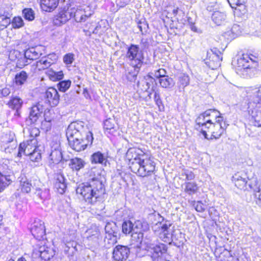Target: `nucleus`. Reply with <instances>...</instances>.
Segmentation results:
<instances>
[{"instance_id":"bb28decb","label":"nucleus","mask_w":261,"mask_h":261,"mask_svg":"<svg viewBox=\"0 0 261 261\" xmlns=\"http://www.w3.org/2000/svg\"><path fill=\"white\" fill-rule=\"evenodd\" d=\"M28 74L24 71H21L17 73L13 80L15 86L21 88L27 81Z\"/></svg>"},{"instance_id":"864d4df0","label":"nucleus","mask_w":261,"mask_h":261,"mask_svg":"<svg viewBox=\"0 0 261 261\" xmlns=\"http://www.w3.org/2000/svg\"><path fill=\"white\" fill-rule=\"evenodd\" d=\"M115 123L114 119H107L103 122V127L107 130H112V133H113L116 130Z\"/></svg>"},{"instance_id":"0e129e2a","label":"nucleus","mask_w":261,"mask_h":261,"mask_svg":"<svg viewBox=\"0 0 261 261\" xmlns=\"http://www.w3.org/2000/svg\"><path fill=\"white\" fill-rule=\"evenodd\" d=\"M134 71L130 72L127 75V79L130 82L135 81L136 79L137 74L140 70V68H134Z\"/></svg>"},{"instance_id":"b1692460","label":"nucleus","mask_w":261,"mask_h":261,"mask_svg":"<svg viewBox=\"0 0 261 261\" xmlns=\"http://www.w3.org/2000/svg\"><path fill=\"white\" fill-rule=\"evenodd\" d=\"M90 161L92 164H99L106 166L108 162V156L100 151H97L91 155Z\"/></svg>"},{"instance_id":"423d86ee","label":"nucleus","mask_w":261,"mask_h":261,"mask_svg":"<svg viewBox=\"0 0 261 261\" xmlns=\"http://www.w3.org/2000/svg\"><path fill=\"white\" fill-rule=\"evenodd\" d=\"M227 126L224 121L223 117L221 115L216 116V120L215 123L211 120L206 128V132L212 134L211 139H219L224 132Z\"/></svg>"},{"instance_id":"5701e85b","label":"nucleus","mask_w":261,"mask_h":261,"mask_svg":"<svg viewBox=\"0 0 261 261\" xmlns=\"http://www.w3.org/2000/svg\"><path fill=\"white\" fill-rule=\"evenodd\" d=\"M42 55L39 47H32L27 49L24 53L25 61L27 60H34L38 59Z\"/></svg>"},{"instance_id":"e433bc0d","label":"nucleus","mask_w":261,"mask_h":261,"mask_svg":"<svg viewBox=\"0 0 261 261\" xmlns=\"http://www.w3.org/2000/svg\"><path fill=\"white\" fill-rule=\"evenodd\" d=\"M2 142L4 143V145H6L7 143H12V144L11 145V147L10 148L9 146H8L7 147H5V151L6 152H9L11 153V151L15 149L16 147V144L15 142H14L13 141V139L10 138V136L8 134H5L2 136Z\"/></svg>"},{"instance_id":"6ab92c4d","label":"nucleus","mask_w":261,"mask_h":261,"mask_svg":"<svg viewBox=\"0 0 261 261\" xmlns=\"http://www.w3.org/2000/svg\"><path fill=\"white\" fill-rule=\"evenodd\" d=\"M71 18H72V12H70V8L67 10L63 9L55 16L54 23L55 25H60L66 23Z\"/></svg>"},{"instance_id":"f704fd0d","label":"nucleus","mask_w":261,"mask_h":261,"mask_svg":"<svg viewBox=\"0 0 261 261\" xmlns=\"http://www.w3.org/2000/svg\"><path fill=\"white\" fill-rule=\"evenodd\" d=\"M106 236L110 237L111 236L117 237L118 228L115 223L108 222L105 226Z\"/></svg>"},{"instance_id":"f8f14e48","label":"nucleus","mask_w":261,"mask_h":261,"mask_svg":"<svg viewBox=\"0 0 261 261\" xmlns=\"http://www.w3.org/2000/svg\"><path fill=\"white\" fill-rule=\"evenodd\" d=\"M31 232L36 240L41 241L46 239L44 222L39 219L35 220L32 224Z\"/></svg>"},{"instance_id":"20e7f679","label":"nucleus","mask_w":261,"mask_h":261,"mask_svg":"<svg viewBox=\"0 0 261 261\" xmlns=\"http://www.w3.org/2000/svg\"><path fill=\"white\" fill-rule=\"evenodd\" d=\"M125 58L130 65L134 68H141L142 65L144 56L139 45L131 44L127 47Z\"/></svg>"},{"instance_id":"13d9d810","label":"nucleus","mask_w":261,"mask_h":261,"mask_svg":"<svg viewBox=\"0 0 261 261\" xmlns=\"http://www.w3.org/2000/svg\"><path fill=\"white\" fill-rule=\"evenodd\" d=\"M138 27L142 34L146 33L148 28V25L144 19L140 20L138 22Z\"/></svg>"},{"instance_id":"4c0bfd02","label":"nucleus","mask_w":261,"mask_h":261,"mask_svg":"<svg viewBox=\"0 0 261 261\" xmlns=\"http://www.w3.org/2000/svg\"><path fill=\"white\" fill-rule=\"evenodd\" d=\"M11 182L10 175H5L0 172V192L3 191Z\"/></svg>"},{"instance_id":"8fccbe9b","label":"nucleus","mask_w":261,"mask_h":261,"mask_svg":"<svg viewBox=\"0 0 261 261\" xmlns=\"http://www.w3.org/2000/svg\"><path fill=\"white\" fill-rule=\"evenodd\" d=\"M21 190L23 192L28 193H29L32 188L33 187L31 181L25 178H22L20 180Z\"/></svg>"},{"instance_id":"4d7b16f0","label":"nucleus","mask_w":261,"mask_h":261,"mask_svg":"<svg viewBox=\"0 0 261 261\" xmlns=\"http://www.w3.org/2000/svg\"><path fill=\"white\" fill-rule=\"evenodd\" d=\"M12 25L13 28L18 29L23 26V20L20 17H15L12 21Z\"/></svg>"},{"instance_id":"3c124183","label":"nucleus","mask_w":261,"mask_h":261,"mask_svg":"<svg viewBox=\"0 0 261 261\" xmlns=\"http://www.w3.org/2000/svg\"><path fill=\"white\" fill-rule=\"evenodd\" d=\"M133 222L130 220L125 221L122 224V231L123 233L127 234L132 233L133 231Z\"/></svg>"},{"instance_id":"a19ab883","label":"nucleus","mask_w":261,"mask_h":261,"mask_svg":"<svg viewBox=\"0 0 261 261\" xmlns=\"http://www.w3.org/2000/svg\"><path fill=\"white\" fill-rule=\"evenodd\" d=\"M22 104V100L17 96L13 97L9 102V107L14 110L20 109Z\"/></svg>"},{"instance_id":"393cba45","label":"nucleus","mask_w":261,"mask_h":261,"mask_svg":"<svg viewBox=\"0 0 261 261\" xmlns=\"http://www.w3.org/2000/svg\"><path fill=\"white\" fill-rule=\"evenodd\" d=\"M39 252L40 257L44 260H50L55 254V251L53 248L45 246L40 247Z\"/></svg>"},{"instance_id":"ddd939ff","label":"nucleus","mask_w":261,"mask_h":261,"mask_svg":"<svg viewBox=\"0 0 261 261\" xmlns=\"http://www.w3.org/2000/svg\"><path fill=\"white\" fill-rule=\"evenodd\" d=\"M93 137L91 135L87 136V139L83 140H68L69 146L76 151H81L85 150L88 145H91Z\"/></svg>"},{"instance_id":"a211bd4d","label":"nucleus","mask_w":261,"mask_h":261,"mask_svg":"<svg viewBox=\"0 0 261 261\" xmlns=\"http://www.w3.org/2000/svg\"><path fill=\"white\" fill-rule=\"evenodd\" d=\"M211 119H206L205 116L201 113L196 119V128L197 129H201L202 134L205 139H208L206 134V129L210 123H211Z\"/></svg>"},{"instance_id":"69168bd1","label":"nucleus","mask_w":261,"mask_h":261,"mask_svg":"<svg viewBox=\"0 0 261 261\" xmlns=\"http://www.w3.org/2000/svg\"><path fill=\"white\" fill-rule=\"evenodd\" d=\"M181 175L185 176L187 180H193L195 177L194 173L192 171L186 169L183 170Z\"/></svg>"},{"instance_id":"f257e3e1","label":"nucleus","mask_w":261,"mask_h":261,"mask_svg":"<svg viewBox=\"0 0 261 261\" xmlns=\"http://www.w3.org/2000/svg\"><path fill=\"white\" fill-rule=\"evenodd\" d=\"M126 155L130 161L134 160L129 168L133 172L138 176L146 177L151 175L154 172L155 163L140 149L130 148L128 149Z\"/></svg>"},{"instance_id":"4468645a","label":"nucleus","mask_w":261,"mask_h":261,"mask_svg":"<svg viewBox=\"0 0 261 261\" xmlns=\"http://www.w3.org/2000/svg\"><path fill=\"white\" fill-rule=\"evenodd\" d=\"M130 254L129 248L126 246L117 245L113 251V258L116 261H125Z\"/></svg>"},{"instance_id":"a18cd8bd","label":"nucleus","mask_w":261,"mask_h":261,"mask_svg":"<svg viewBox=\"0 0 261 261\" xmlns=\"http://www.w3.org/2000/svg\"><path fill=\"white\" fill-rule=\"evenodd\" d=\"M222 60V57L215 56V58L212 59V60L206 62V64L212 69H216L220 66V62Z\"/></svg>"},{"instance_id":"2f4dec72","label":"nucleus","mask_w":261,"mask_h":261,"mask_svg":"<svg viewBox=\"0 0 261 261\" xmlns=\"http://www.w3.org/2000/svg\"><path fill=\"white\" fill-rule=\"evenodd\" d=\"M85 161L81 158H74L70 160L69 166L72 170L79 171L84 167Z\"/></svg>"},{"instance_id":"7ed1b4c3","label":"nucleus","mask_w":261,"mask_h":261,"mask_svg":"<svg viewBox=\"0 0 261 261\" xmlns=\"http://www.w3.org/2000/svg\"><path fill=\"white\" fill-rule=\"evenodd\" d=\"M91 135L92 133L88 130L87 127L84 126V122H73L71 123L66 130V136L68 140H83L87 139V136Z\"/></svg>"},{"instance_id":"bf43d9fd","label":"nucleus","mask_w":261,"mask_h":261,"mask_svg":"<svg viewBox=\"0 0 261 261\" xmlns=\"http://www.w3.org/2000/svg\"><path fill=\"white\" fill-rule=\"evenodd\" d=\"M204 116H205L206 119H210L209 118L213 116L216 120V116L221 115L220 113L215 109H208L202 113Z\"/></svg>"},{"instance_id":"774afa93","label":"nucleus","mask_w":261,"mask_h":261,"mask_svg":"<svg viewBox=\"0 0 261 261\" xmlns=\"http://www.w3.org/2000/svg\"><path fill=\"white\" fill-rule=\"evenodd\" d=\"M167 71L163 68H160L157 70L154 71L153 75L158 79H162L163 77L166 75Z\"/></svg>"},{"instance_id":"49530a36","label":"nucleus","mask_w":261,"mask_h":261,"mask_svg":"<svg viewBox=\"0 0 261 261\" xmlns=\"http://www.w3.org/2000/svg\"><path fill=\"white\" fill-rule=\"evenodd\" d=\"M250 98L253 103H259L261 100V88L254 89Z\"/></svg>"},{"instance_id":"e2e57ef3","label":"nucleus","mask_w":261,"mask_h":261,"mask_svg":"<svg viewBox=\"0 0 261 261\" xmlns=\"http://www.w3.org/2000/svg\"><path fill=\"white\" fill-rule=\"evenodd\" d=\"M117 237H114L111 236L110 237L106 236L104 239V242L106 245H107V247H110L112 245H114L117 242Z\"/></svg>"},{"instance_id":"ea45409f","label":"nucleus","mask_w":261,"mask_h":261,"mask_svg":"<svg viewBox=\"0 0 261 261\" xmlns=\"http://www.w3.org/2000/svg\"><path fill=\"white\" fill-rule=\"evenodd\" d=\"M243 3L244 2H242L238 4V5H236L234 7L232 8L234 9V15L238 17H242L247 13L246 7Z\"/></svg>"},{"instance_id":"39448f33","label":"nucleus","mask_w":261,"mask_h":261,"mask_svg":"<svg viewBox=\"0 0 261 261\" xmlns=\"http://www.w3.org/2000/svg\"><path fill=\"white\" fill-rule=\"evenodd\" d=\"M156 225L158 226L159 230L154 231L158 233L159 237L163 241L170 243L173 241L177 240L175 231L173 230V227H172V224L170 221L166 220L164 223L160 222Z\"/></svg>"},{"instance_id":"338daca9","label":"nucleus","mask_w":261,"mask_h":261,"mask_svg":"<svg viewBox=\"0 0 261 261\" xmlns=\"http://www.w3.org/2000/svg\"><path fill=\"white\" fill-rule=\"evenodd\" d=\"M193 206L195 210L198 212H203L205 210V205L200 201L197 202L194 201Z\"/></svg>"},{"instance_id":"5fc2aeb1","label":"nucleus","mask_w":261,"mask_h":261,"mask_svg":"<svg viewBox=\"0 0 261 261\" xmlns=\"http://www.w3.org/2000/svg\"><path fill=\"white\" fill-rule=\"evenodd\" d=\"M10 23V18L0 13V30L5 29Z\"/></svg>"},{"instance_id":"603ef678","label":"nucleus","mask_w":261,"mask_h":261,"mask_svg":"<svg viewBox=\"0 0 261 261\" xmlns=\"http://www.w3.org/2000/svg\"><path fill=\"white\" fill-rule=\"evenodd\" d=\"M71 82L70 80H65L59 82L57 84V88L60 92H65L70 87Z\"/></svg>"},{"instance_id":"79ce46f5","label":"nucleus","mask_w":261,"mask_h":261,"mask_svg":"<svg viewBox=\"0 0 261 261\" xmlns=\"http://www.w3.org/2000/svg\"><path fill=\"white\" fill-rule=\"evenodd\" d=\"M49 79L51 81H59L63 79L64 74L62 71L56 72L51 69L48 70L47 72Z\"/></svg>"},{"instance_id":"0eeeda50","label":"nucleus","mask_w":261,"mask_h":261,"mask_svg":"<svg viewBox=\"0 0 261 261\" xmlns=\"http://www.w3.org/2000/svg\"><path fill=\"white\" fill-rule=\"evenodd\" d=\"M144 233V238L143 239L142 244L146 246L150 250H153V252H155V255L159 253L161 255H163L166 253L167 251V246L166 245L163 243H159L154 245L152 243V237L150 233H148L147 231L143 232Z\"/></svg>"},{"instance_id":"412c9836","label":"nucleus","mask_w":261,"mask_h":261,"mask_svg":"<svg viewBox=\"0 0 261 261\" xmlns=\"http://www.w3.org/2000/svg\"><path fill=\"white\" fill-rule=\"evenodd\" d=\"M249 59L250 56L247 54H243L238 58L236 65V70L245 71L253 68V65L250 64Z\"/></svg>"},{"instance_id":"7c9ffc66","label":"nucleus","mask_w":261,"mask_h":261,"mask_svg":"<svg viewBox=\"0 0 261 261\" xmlns=\"http://www.w3.org/2000/svg\"><path fill=\"white\" fill-rule=\"evenodd\" d=\"M59 0H41V7L43 10L50 12L58 5Z\"/></svg>"},{"instance_id":"2eb2a0df","label":"nucleus","mask_w":261,"mask_h":261,"mask_svg":"<svg viewBox=\"0 0 261 261\" xmlns=\"http://www.w3.org/2000/svg\"><path fill=\"white\" fill-rule=\"evenodd\" d=\"M43 111V108L39 103L33 106L30 110L29 116L26 119L27 124L30 125L35 123L41 116Z\"/></svg>"},{"instance_id":"1a4fd4ad","label":"nucleus","mask_w":261,"mask_h":261,"mask_svg":"<svg viewBox=\"0 0 261 261\" xmlns=\"http://www.w3.org/2000/svg\"><path fill=\"white\" fill-rule=\"evenodd\" d=\"M236 186L243 190H253L252 181L249 179L246 174L238 172L232 177Z\"/></svg>"},{"instance_id":"c756f323","label":"nucleus","mask_w":261,"mask_h":261,"mask_svg":"<svg viewBox=\"0 0 261 261\" xmlns=\"http://www.w3.org/2000/svg\"><path fill=\"white\" fill-rule=\"evenodd\" d=\"M214 22L218 25L224 24L227 21V16L224 12L215 11L212 16Z\"/></svg>"},{"instance_id":"c85d7f7f","label":"nucleus","mask_w":261,"mask_h":261,"mask_svg":"<svg viewBox=\"0 0 261 261\" xmlns=\"http://www.w3.org/2000/svg\"><path fill=\"white\" fill-rule=\"evenodd\" d=\"M241 33V27L239 25L234 24L231 30L223 33V36L227 40H232Z\"/></svg>"},{"instance_id":"de8ad7c7","label":"nucleus","mask_w":261,"mask_h":261,"mask_svg":"<svg viewBox=\"0 0 261 261\" xmlns=\"http://www.w3.org/2000/svg\"><path fill=\"white\" fill-rule=\"evenodd\" d=\"M35 194L42 200L48 199L50 197L49 190L46 188L37 189Z\"/></svg>"},{"instance_id":"9d476101","label":"nucleus","mask_w":261,"mask_h":261,"mask_svg":"<svg viewBox=\"0 0 261 261\" xmlns=\"http://www.w3.org/2000/svg\"><path fill=\"white\" fill-rule=\"evenodd\" d=\"M87 245L91 250L98 248L99 246L100 240V232L98 229H89L86 232Z\"/></svg>"},{"instance_id":"c03bdc74","label":"nucleus","mask_w":261,"mask_h":261,"mask_svg":"<svg viewBox=\"0 0 261 261\" xmlns=\"http://www.w3.org/2000/svg\"><path fill=\"white\" fill-rule=\"evenodd\" d=\"M144 233L143 232H133L131 234L132 243H137V245H141L143 243Z\"/></svg>"},{"instance_id":"cd10ccee","label":"nucleus","mask_w":261,"mask_h":261,"mask_svg":"<svg viewBox=\"0 0 261 261\" xmlns=\"http://www.w3.org/2000/svg\"><path fill=\"white\" fill-rule=\"evenodd\" d=\"M182 187L184 191L189 195L196 194L199 190L197 184L194 181L185 182Z\"/></svg>"},{"instance_id":"a878e982","label":"nucleus","mask_w":261,"mask_h":261,"mask_svg":"<svg viewBox=\"0 0 261 261\" xmlns=\"http://www.w3.org/2000/svg\"><path fill=\"white\" fill-rule=\"evenodd\" d=\"M89 174V181H93L96 182L97 181H99L101 184L105 182V177L101 175L98 170L96 168H92L88 172Z\"/></svg>"},{"instance_id":"dca6fc26","label":"nucleus","mask_w":261,"mask_h":261,"mask_svg":"<svg viewBox=\"0 0 261 261\" xmlns=\"http://www.w3.org/2000/svg\"><path fill=\"white\" fill-rule=\"evenodd\" d=\"M137 250L136 251V256L139 257H142L146 255L149 256L153 261H158V259L160 258L162 255L156 253L155 255V252H153V250H150V249L146 247V246L141 244V245H137Z\"/></svg>"},{"instance_id":"37998d69","label":"nucleus","mask_w":261,"mask_h":261,"mask_svg":"<svg viewBox=\"0 0 261 261\" xmlns=\"http://www.w3.org/2000/svg\"><path fill=\"white\" fill-rule=\"evenodd\" d=\"M252 118L251 123L254 126L261 127V111H253Z\"/></svg>"},{"instance_id":"052dcab7","label":"nucleus","mask_w":261,"mask_h":261,"mask_svg":"<svg viewBox=\"0 0 261 261\" xmlns=\"http://www.w3.org/2000/svg\"><path fill=\"white\" fill-rule=\"evenodd\" d=\"M63 62L66 65H71L74 61V55L73 53H68L63 56Z\"/></svg>"},{"instance_id":"aec40b11","label":"nucleus","mask_w":261,"mask_h":261,"mask_svg":"<svg viewBox=\"0 0 261 261\" xmlns=\"http://www.w3.org/2000/svg\"><path fill=\"white\" fill-rule=\"evenodd\" d=\"M54 187L57 192L62 194L66 189L67 184L64 176L61 173L56 174L55 176Z\"/></svg>"},{"instance_id":"680f3d73","label":"nucleus","mask_w":261,"mask_h":261,"mask_svg":"<svg viewBox=\"0 0 261 261\" xmlns=\"http://www.w3.org/2000/svg\"><path fill=\"white\" fill-rule=\"evenodd\" d=\"M154 100L160 110H161L162 109H164V105L161 99L160 93L158 91H154Z\"/></svg>"},{"instance_id":"f03ea898","label":"nucleus","mask_w":261,"mask_h":261,"mask_svg":"<svg viewBox=\"0 0 261 261\" xmlns=\"http://www.w3.org/2000/svg\"><path fill=\"white\" fill-rule=\"evenodd\" d=\"M105 185L99 181L95 183L93 181L83 183L76 189V193L80 194L85 202L91 205L94 204L105 194Z\"/></svg>"},{"instance_id":"473e14b6","label":"nucleus","mask_w":261,"mask_h":261,"mask_svg":"<svg viewBox=\"0 0 261 261\" xmlns=\"http://www.w3.org/2000/svg\"><path fill=\"white\" fill-rule=\"evenodd\" d=\"M70 12H72V17H74L76 22L85 21L86 18L84 17V11L82 8H70Z\"/></svg>"},{"instance_id":"09e8293b","label":"nucleus","mask_w":261,"mask_h":261,"mask_svg":"<svg viewBox=\"0 0 261 261\" xmlns=\"http://www.w3.org/2000/svg\"><path fill=\"white\" fill-rule=\"evenodd\" d=\"M190 78L189 76L185 73H182L178 76V81L177 84L179 87L185 88L189 84Z\"/></svg>"},{"instance_id":"4be33fe9","label":"nucleus","mask_w":261,"mask_h":261,"mask_svg":"<svg viewBox=\"0 0 261 261\" xmlns=\"http://www.w3.org/2000/svg\"><path fill=\"white\" fill-rule=\"evenodd\" d=\"M24 56V54H22L18 50H12L10 51L9 54V58L11 61H15L17 60V66L22 67L28 64L27 61H24L25 59L22 58Z\"/></svg>"},{"instance_id":"9b49d317","label":"nucleus","mask_w":261,"mask_h":261,"mask_svg":"<svg viewBox=\"0 0 261 261\" xmlns=\"http://www.w3.org/2000/svg\"><path fill=\"white\" fill-rule=\"evenodd\" d=\"M51 149L49 156L50 166L59 164L63 159L60 144L59 142H52L50 144Z\"/></svg>"},{"instance_id":"6e6d98bb","label":"nucleus","mask_w":261,"mask_h":261,"mask_svg":"<svg viewBox=\"0 0 261 261\" xmlns=\"http://www.w3.org/2000/svg\"><path fill=\"white\" fill-rule=\"evenodd\" d=\"M24 18L29 21H32L35 18L34 11L31 8H25L22 11Z\"/></svg>"},{"instance_id":"c9c22d12","label":"nucleus","mask_w":261,"mask_h":261,"mask_svg":"<svg viewBox=\"0 0 261 261\" xmlns=\"http://www.w3.org/2000/svg\"><path fill=\"white\" fill-rule=\"evenodd\" d=\"M133 232H143L147 231L149 229V226L147 223L142 222L140 220L135 221L133 223Z\"/></svg>"},{"instance_id":"6e6552de","label":"nucleus","mask_w":261,"mask_h":261,"mask_svg":"<svg viewBox=\"0 0 261 261\" xmlns=\"http://www.w3.org/2000/svg\"><path fill=\"white\" fill-rule=\"evenodd\" d=\"M31 146L26 142H22L19 144L17 156L21 157L22 154L27 155L32 162H38L41 159V154L40 150L35 147L32 151H30Z\"/></svg>"},{"instance_id":"72a5a7b5","label":"nucleus","mask_w":261,"mask_h":261,"mask_svg":"<svg viewBox=\"0 0 261 261\" xmlns=\"http://www.w3.org/2000/svg\"><path fill=\"white\" fill-rule=\"evenodd\" d=\"M53 64L50 59L48 57H43L36 62V68L41 71L48 68Z\"/></svg>"},{"instance_id":"58836bf2","label":"nucleus","mask_w":261,"mask_h":261,"mask_svg":"<svg viewBox=\"0 0 261 261\" xmlns=\"http://www.w3.org/2000/svg\"><path fill=\"white\" fill-rule=\"evenodd\" d=\"M159 83L161 86L164 88H171L175 85L174 80L167 75L160 79Z\"/></svg>"},{"instance_id":"f3484780","label":"nucleus","mask_w":261,"mask_h":261,"mask_svg":"<svg viewBox=\"0 0 261 261\" xmlns=\"http://www.w3.org/2000/svg\"><path fill=\"white\" fill-rule=\"evenodd\" d=\"M46 101L51 107H56L60 100V95L56 89L53 87L48 88L44 93Z\"/></svg>"}]
</instances>
